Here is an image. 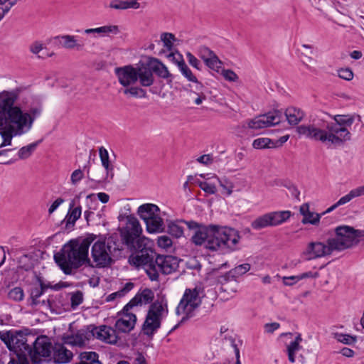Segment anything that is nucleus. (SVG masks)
<instances>
[{
    "instance_id": "nucleus-1",
    "label": "nucleus",
    "mask_w": 364,
    "mask_h": 364,
    "mask_svg": "<svg viewBox=\"0 0 364 364\" xmlns=\"http://www.w3.org/2000/svg\"><path fill=\"white\" fill-rule=\"evenodd\" d=\"M129 227H118L117 232L100 235L94 242L91 255L98 268L109 267L115 259L124 257L125 249L131 252L128 262L136 267H144L151 281H158L159 271L154 262L159 256L151 240L142 235V228L138 220L130 217Z\"/></svg>"
},
{
    "instance_id": "nucleus-2",
    "label": "nucleus",
    "mask_w": 364,
    "mask_h": 364,
    "mask_svg": "<svg viewBox=\"0 0 364 364\" xmlns=\"http://www.w3.org/2000/svg\"><path fill=\"white\" fill-rule=\"evenodd\" d=\"M189 230H194L191 241L196 245H204L210 251L232 252L236 250L240 239L239 232L235 228L210 224L205 225L193 220H181Z\"/></svg>"
},
{
    "instance_id": "nucleus-3",
    "label": "nucleus",
    "mask_w": 364,
    "mask_h": 364,
    "mask_svg": "<svg viewBox=\"0 0 364 364\" xmlns=\"http://www.w3.org/2000/svg\"><path fill=\"white\" fill-rule=\"evenodd\" d=\"M335 122H325L321 128L314 125H300L296 127L297 133L306 137L329 142L333 145H341L350 140V133L346 127H350L355 121V114H337L333 117Z\"/></svg>"
},
{
    "instance_id": "nucleus-4",
    "label": "nucleus",
    "mask_w": 364,
    "mask_h": 364,
    "mask_svg": "<svg viewBox=\"0 0 364 364\" xmlns=\"http://www.w3.org/2000/svg\"><path fill=\"white\" fill-rule=\"evenodd\" d=\"M96 238V235L87 233L81 242L77 239L70 240L58 252L54 254L55 263L65 274H71L73 269H77L84 264L93 267L88 252L90 245Z\"/></svg>"
},
{
    "instance_id": "nucleus-5",
    "label": "nucleus",
    "mask_w": 364,
    "mask_h": 364,
    "mask_svg": "<svg viewBox=\"0 0 364 364\" xmlns=\"http://www.w3.org/2000/svg\"><path fill=\"white\" fill-rule=\"evenodd\" d=\"M20 92V88L11 91H2L0 92V103L13 116V118L16 119L15 122H19L28 132L36 118L41 114L43 108L41 104H38L36 106L31 107L28 111H23L19 105H15Z\"/></svg>"
},
{
    "instance_id": "nucleus-6",
    "label": "nucleus",
    "mask_w": 364,
    "mask_h": 364,
    "mask_svg": "<svg viewBox=\"0 0 364 364\" xmlns=\"http://www.w3.org/2000/svg\"><path fill=\"white\" fill-rule=\"evenodd\" d=\"M53 346L50 339L46 335L31 337L28 342L23 346L21 351L29 358L30 364L50 363Z\"/></svg>"
},
{
    "instance_id": "nucleus-7",
    "label": "nucleus",
    "mask_w": 364,
    "mask_h": 364,
    "mask_svg": "<svg viewBox=\"0 0 364 364\" xmlns=\"http://www.w3.org/2000/svg\"><path fill=\"white\" fill-rule=\"evenodd\" d=\"M334 237L331 240L335 251H343L359 242V238L364 237V230H355L348 225H341L335 228Z\"/></svg>"
},
{
    "instance_id": "nucleus-8",
    "label": "nucleus",
    "mask_w": 364,
    "mask_h": 364,
    "mask_svg": "<svg viewBox=\"0 0 364 364\" xmlns=\"http://www.w3.org/2000/svg\"><path fill=\"white\" fill-rule=\"evenodd\" d=\"M163 302L164 299L161 301L156 300L149 306L141 328L143 333L149 337L152 336L161 327L164 312L168 314L166 301H165L164 304Z\"/></svg>"
},
{
    "instance_id": "nucleus-9",
    "label": "nucleus",
    "mask_w": 364,
    "mask_h": 364,
    "mask_svg": "<svg viewBox=\"0 0 364 364\" xmlns=\"http://www.w3.org/2000/svg\"><path fill=\"white\" fill-rule=\"evenodd\" d=\"M34 337L31 330L23 328L20 330L12 329L5 332L0 331V339L4 343L7 348L15 355L22 353V347L30 338Z\"/></svg>"
},
{
    "instance_id": "nucleus-10",
    "label": "nucleus",
    "mask_w": 364,
    "mask_h": 364,
    "mask_svg": "<svg viewBox=\"0 0 364 364\" xmlns=\"http://www.w3.org/2000/svg\"><path fill=\"white\" fill-rule=\"evenodd\" d=\"M291 215L290 210L273 211L259 216L254 220L251 226L254 230L279 225L287 221Z\"/></svg>"
},
{
    "instance_id": "nucleus-11",
    "label": "nucleus",
    "mask_w": 364,
    "mask_h": 364,
    "mask_svg": "<svg viewBox=\"0 0 364 364\" xmlns=\"http://www.w3.org/2000/svg\"><path fill=\"white\" fill-rule=\"evenodd\" d=\"M335 251L333 246L329 238L326 240V245L321 242H311L308 244L302 255L305 259L309 261L326 255H330Z\"/></svg>"
},
{
    "instance_id": "nucleus-12",
    "label": "nucleus",
    "mask_w": 364,
    "mask_h": 364,
    "mask_svg": "<svg viewBox=\"0 0 364 364\" xmlns=\"http://www.w3.org/2000/svg\"><path fill=\"white\" fill-rule=\"evenodd\" d=\"M200 304L199 290L196 287L194 289H186L176 307V314L179 316L181 312H185L186 309L194 311Z\"/></svg>"
},
{
    "instance_id": "nucleus-13",
    "label": "nucleus",
    "mask_w": 364,
    "mask_h": 364,
    "mask_svg": "<svg viewBox=\"0 0 364 364\" xmlns=\"http://www.w3.org/2000/svg\"><path fill=\"white\" fill-rule=\"evenodd\" d=\"M151 62L149 56H146L136 64L137 80L143 87H150L154 82Z\"/></svg>"
},
{
    "instance_id": "nucleus-14",
    "label": "nucleus",
    "mask_w": 364,
    "mask_h": 364,
    "mask_svg": "<svg viewBox=\"0 0 364 364\" xmlns=\"http://www.w3.org/2000/svg\"><path fill=\"white\" fill-rule=\"evenodd\" d=\"M156 268L163 274H170L178 268L180 259L173 255H159L154 260Z\"/></svg>"
},
{
    "instance_id": "nucleus-15",
    "label": "nucleus",
    "mask_w": 364,
    "mask_h": 364,
    "mask_svg": "<svg viewBox=\"0 0 364 364\" xmlns=\"http://www.w3.org/2000/svg\"><path fill=\"white\" fill-rule=\"evenodd\" d=\"M119 82L124 87L135 83L137 81L136 67L131 65L123 67H117L114 70Z\"/></svg>"
},
{
    "instance_id": "nucleus-16",
    "label": "nucleus",
    "mask_w": 364,
    "mask_h": 364,
    "mask_svg": "<svg viewBox=\"0 0 364 364\" xmlns=\"http://www.w3.org/2000/svg\"><path fill=\"white\" fill-rule=\"evenodd\" d=\"M74 206L75 200H73L70 203L69 210L65 218L61 222L62 224L65 223L64 230L68 232L73 230L75 222L80 218L82 213L80 205L75 208Z\"/></svg>"
},
{
    "instance_id": "nucleus-17",
    "label": "nucleus",
    "mask_w": 364,
    "mask_h": 364,
    "mask_svg": "<svg viewBox=\"0 0 364 364\" xmlns=\"http://www.w3.org/2000/svg\"><path fill=\"white\" fill-rule=\"evenodd\" d=\"M151 70L153 74H156L159 77L167 80V82H171L173 76L168 70V68L158 58L149 56Z\"/></svg>"
},
{
    "instance_id": "nucleus-18",
    "label": "nucleus",
    "mask_w": 364,
    "mask_h": 364,
    "mask_svg": "<svg viewBox=\"0 0 364 364\" xmlns=\"http://www.w3.org/2000/svg\"><path fill=\"white\" fill-rule=\"evenodd\" d=\"M96 338L109 344H116L118 337L113 328L102 325L98 327Z\"/></svg>"
},
{
    "instance_id": "nucleus-19",
    "label": "nucleus",
    "mask_w": 364,
    "mask_h": 364,
    "mask_svg": "<svg viewBox=\"0 0 364 364\" xmlns=\"http://www.w3.org/2000/svg\"><path fill=\"white\" fill-rule=\"evenodd\" d=\"M53 363L55 364H65L71 361L73 353L67 349L63 344L58 348H53Z\"/></svg>"
},
{
    "instance_id": "nucleus-20",
    "label": "nucleus",
    "mask_w": 364,
    "mask_h": 364,
    "mask_svg": "<svg viewBox=\"0 0 364 364\" xmlns=\"http://www.w3.org/2000/svg\"><path fill=\"white\" fill-rule=\"evenodd\" d=\"M125 317L127 318H119L115 323V328L121 333H129L133 330L137 320L134 314H130Z\"/></svg>"
},
{
    "instance_id": "nucleus-21",
    "label": "nucleus",
    "mask_w": 364,
    "mask_h": 364,
    "mask_svg": "<svg viewBox=\"0 0 364 364\" xmlns=\"http://www.w3.org/2000/svg\"><path fill=\"white\" fill-rule=\"evenodd\" d=\"M56 43L60 44L63 48L67 49L76 48L77 50H82L84 44L77 43L75 37L70 35L58 36L54 38Z\"/></svg>"
},
{
    "instance_id": "nucleus-22",
    "label": "nucleus",
    "mask_w": 364,
    "mask_h": 364,
    "mask_svg": "<svg viewBox=\"0 0 364 364\" xmlns=\"http://www.w3.org/2000/svg\"><path fill=\"white\" fill-rule=\"evenodd\" d=\"M160 212V208L153 203H145L138 208L137 213L144 222L151 219L152 217Z\"/></svg>"
},
{
    "instance_id": "nucleus-23",
    "label": "nucleus",
    "mask_w": 364,
    "mask_h": 364,
    "mask_svg": "<svg viewBox=\"0 0 364 364\" xmlns=\"http://www.w3.org/2000/svg\"><path fill=\"white\" fill-rule=\"evenodd\" d=\"M284 116L290 125H297L304 117L305 114L300 108L289 107L286 109Z\"/></svg>"
},
{
    "instance_id": "nucleus-24",
    "label": "nucleus",
    "mask_w": 364,
    "mask_h": 364,
    "mask_svg": "<svg viewBox=\"0 0 364 364\" xmlns=\"http://www.w3.org/2000/svg\"><path fill=\"white\" fill-rule=\"evenodd\" d=\"M91 159V155L89 156V160L87 163L84 166L83 169L87 170V178L91 181H94L98 184H101L104 183L108 177H106V174L104 175L102 169L100 166H97L93 168L92 171L91 175L92 177L90 176V163Z\"/></svg>"
},
{
    "instance_id": "nucleus-25",
    "label": "nucleus",
    "mask_w": 364,
    "mask_h": 364,
    "mask_svg": "<svg viewBox=\"0 0 364 364\" xmlns=\"http://www.w3.org/2000/svg\"><path fill=\"white\" fill-rule=\"evenodd\" d=\"M144 223H146V231L149 233L163 232L164 231V220L158 214Z\"/></svg>"
},
{
    "instance_id": "nucleus-26",
    "label": "nucleus",
    "mask_w": 364,
    "mask_h": 364,
    "mask_svg": "<svg viewBox=\"0 0 364 364\" xmlns=\"http://www.w3.org/2000/svg\"><path fill=\"white\" fill-rule=\"evenodd\" d=\"M99 154L102 166L105 168L106 171V177L112 178L114 176L113 166L109 163L108 151L103 146H101L99 149Z\"/></svg>"
},
{
    "instance_id": "nucleus-27",
    "label": "nucleus",
    "mask_w": 364,
    "mask_h": 364,
    "mask_svg": "<svg viewBox=\"0 0 364 364\" xmlns=\"http://www.w3.org/2000/svg\"><path fill=\"white\" fill-rule=\"evenodd\" d=\"M112 9H117V10H124L127 9H138L140 6V4L137 1V0H129V1H122V0H112L109 6Z\"/></svg>"
},
{
    "instance_id": "nucleus-28",
    "label": "nucleus",
    "mask_w": 364,
    "mask_h": 364,
    "mask_svg": "<svg viewBox=\"0 0 364 364\" xmlns=\"http://www.w3.org/2000/svg\"><path fill=\"white\" fill-rule=\"evenodd\" d=\"M262 117L266 119L268 127L274 126L281 122L283 118V112L279 109H274L267 113L262 114Z\"/></svg>"
},
{
    "instance_id": "nucleus-29",
    "label": "nucleus",
    "mask_w": 364,
    "mask_h": 364,
    "mask_svg": "<svg viewBox=\"0 0 364 364\" xmlns=\"http://www.w3.org/2000/svg\"><path fill=\"white\" fill-rule=\"evenodd\" d=\"M180 60L177 62V66L179 68L181 74L190 82H198L197 77L193 74L191 69L186 65L183 55L179 54Z\"/></svg>"
},
{
    "instance_id": "nucleus-30",
    "label": "nucleus",
    "mask_w": 364,
    "mask_h": 364,
    "mask_svg": "<svg viewBox=\"0 0 364 364\" xmlns=\"http://www.w3.org/2000/svg\"><path fill=\"white\" fill-rule=\"evenodd\" d=\"M84 33L86 34H92V33H102L107 34L112 33L113 34H118L119 33V29L118 26L115 25H108L104 26L95 28H87L84 31Z\"/></svg>"
},
{
    "instance_id": "nucleus-31",
    "label": "nucleus",
    "mask_w": 364,
    "mask_h": 364,
    "mask_svg": "<svg viewBox=\"0 0 364 364\" xmlns=\"http://www.w3.org/2000/svg\"><path fill=\"white\" fill-rule=\"evenodd\" d=\"M364 195V185L359 186L356 188L351 190L348 194L341 197L337 202L336 204L340 206L344 205L352 199L356 197H359Z\"/></svg>"
},
{
    "instance_id": "nucleus-32",
    "label": "nucleus",
    "mask_w": 364,
    "mask_h": 364,
    "mask_svg": "<svg viewBox=\"0 0 364 364\" xmlns=\"http://www.w3.org/2000/svg\"><path fill=\"white\" fill-rule=\"evenodd\" d=\"M63 340L64 343L73 346L82 348L85 346V342L79 331L75 334L64 336Z\"/></svg>"
},
{
    "instance_id": "nucleus-33",
    "label": "nucleus",
    "mask_w": 364,
    "mask_h": 364,
    "mask_svg": "<svg viewBox=\"0 0 364 364\" xmlns=\"http://www.w3.org/2000/svg\"><path fill=\"white\" fill-rule=\"evenodd\" d=\"M43 141V139H39L33 142L27 146L21 147L18 152V156L20 159H26L30 157L33 151L36 149L37 146Z\"/></svg>"
},
{
    "instance_id": "nucleus-34",
    "label": "nucleus",
    "mask_w": 364,
    "mask_h": 364,
    "mask_svg": "<svg viewBox=\"0 0 364 364\" xmlns=\"http://www.w3.org/2000/svg\"><path fill=\"white\" fill-rule=\"evenodd\" d=\"M300 213L304 216L301 223L303 224H311V225H317L319 223L321 215L320 214H316L315 217L313 218V220H309V218L306 217V215L310 214L309 210V206L307 203L303 204L300 207Z\"/></svg>"
},
{
    "instance_id": "nucleus-35",
    "label": "nucleus",
    "mask_w": 364,
    "mask_h": 364,
    "mask_svg": "<svg viewBox=\"0 0 364 364\" xmlns=\"http://www.w3.org/2000/svg\"><path fill=\"white\" fill-rule=\"evenodd\" d=\"M43 289H40L38 287H32L29 289L30 296L28 301H31L30 305L36 306L40 304L41 301L38 299L43 294Z\"/></svg>"
},
{
    "instance_id": "nucleus-36",
    "label": "nucleus",
    "mask_w": 364,
    "mask_h": 364,
    "mask_svg": "<svg viewBox=\"0 0 364 364\" xmlns=\"http://www.w3.org/2000/svg\"><path fill=\"white\" fill-rule=\"evenodd\" d=\"M98 327L95 326L93 324L87 325L84 326V328L78 330L81 333L84 341H90L92 338H96L97 331Z\"/></svg>"
},
{
    "instance_id": "nucleus-37",
    "label": "nucleus",
    "mask_w": 364,
    "mask_h": 364,
    "mask_svg": "<svg viewBox=\"0 0 364 364\" xmlns=\"http://www.w3.org/2000/svg\"><path fill=\"white\" fill-rule=\"evenodd\" d=\"M247 124V127L252 129H259L268 127V124L266 122V119L262 117V114L249 120Z\"/></svg>"
},
{
    "instance_id": "nucleus-38",
    "label": "nucleus",
    "mask_w": 364,
    "mask_h": 364,
    "mask_svg": "<svg viewBox=\"0 0 364 364\" xmlns=\"http://www.w3.org/2000/svg\"><path fill=\"white\" fill-rule=\"evenodd\" d=\"M333 338H336L338 342H341L346 345H352L357 341L356 336H350L349 334H345L342 333H333Z\"/></svg>"
},
{
    "instance_id": "nucleus-39",
    "label": "nucleus",
    "mask_w": 364,
    "mask_h": 364,
    "mask_svg": "<svg viewBox=\"0 0 364 364\" xmlns=\"http://www.w3.org/2000/svg\"><path fill=\"white\" fill-rule=\"evenodd\" d=\"M167 232L176 238H179L183 235V228L178 225L176 222L169 221Z\"/></svg>"
},
{
    "instance_id": "nucleus-40",
    "label": "nucleus",
    "mask_w": 364,
    "mask_h": 364,
    "mask_svg": "<svg viewBox=\"0 0 364 364\" xmlns=\"http://www.w3.org/2000/svg\"><path fill=\"white\" fill-rule=\"evenodd\" d=\"M237 277L232 269L226 272L224 275L220 276L218 279V282L222 284L220 290L227 291L228 287H225V284L230 280H236Z\"/></svg>"
},
{
    "instance_id": "nucleus-41",
    "label": "nucleus",
    "mask_w": 364,
    "mask_h": 364,
    "mask_svg": "<svg viewBox=\"0 0 364 364\" xmlns=\"http://www.w3.org/2000/svg\"><path fill=\"white\" fill-rule=\"evenodd\" d=\"M272 139L269 138H258L253 141L252 146L257 149H271Z\"/></svg>"
},
{
    "instance_id": "nucleus-42",
    "label": "nucleus",
    "mask_w": 364,
    "mask_h": 364,
    "mask_svg": "<svg viewBox=\"0 0 364 364\" xmlns=\"http://www.w3.org/2000/svg\"><path fill=\"white\" fill-rule=\"evenodd\" d=\"M161 41L167 50H171L173 47V42L176 41L175 36L171 33H163L161 35Z\"/></svg>"
},
{
    "instance_id": "nucleus-43",
    "label": "nucleus",
    "mask_w": 364,
    "mask_h": 364,
    "mask_svg": "<svg viewBox=\"0 0 364 364\" xmlns=\"http://www.w3.org/2000/svg\"><path fill=\"white\" fill-rule=\"evenodd\" d=\"M9 299L15 301H21L24 298V292L21 287H16L11 289L8 293Z\"/></svg>"
},
{
    "instance_id": "nucleus-44",
    "label": "nucleus",
    "mask_w": 364,
    "mask_h": 364,
    "mask_svg": "<svg viewBox=\"0 0 364 364\" xmlns=\"http://www.w3.org/2000/svg\"><path fill=\"white\" fill-rule=\"evenodd\" d=\"M139 295L141 299V304L144 303L145 304L153 303V300L154 299V293L149 288L144 289L141 293H137Z\"/></svg>"
},
{
    "instance_id": "nucleus-45",
    "label": "nucleus",
    "mask_w": 364,
    "mask_h": 364,
    "mask_svg": "<svg viewBox=\"0 0 364 364\" xmlns=\"http://www.w3.org/2000/svg\"><path fill=\"white\" fill-rule=\"evenodd\" d=\"M301 346L299 343L291 341L287 346V354L289 362L294 363L296 360L295 354Z\"/></svg>"
},
{
    "instance_id": "nucleus-46",
    "label": "nucleus",
    "mask_w": 364,
    "mask_h": 364,
    "mask_svg": "<svg viewBox=\"0 0 364 364\" xmlns=\"http://www.w3.org/2000/svg\"><path fill=\"white\" fill-rule=\"evenodd\" d=\"M196 183L202 189L204 192L208 194H214L215 193L217 189L214 184L208 183L206 181H201L200 180H196Z\"/></svg>"
},
{
    "instance_id": "nucleus-47",
    "label": "nucleus",
    "mask_w": 364,
    "mask_h": 364,
    "mask_svg": "<svg viewBox=\"0 0 364 364\" xmlns=\"http://www.w3.org/2000/svg\"><path fill=\"white\" fill-rule=\"evenodd\" d=\"M71 308L75 309L80 304L83 302V294L81 291L77 290L71 294L70 298Z\"/></svg>"
},
{
    "instance_id": "nucleus-48",
    "label": "nucleus",
    "mask_w": 364,
    "mask_h": 364,
    "mask_svg": "<svg viewBox=\"0 0 364 364\" xmlns=\"http://www.w3.org/2000/svg\"><path fill=\"white\" fill-rule=\"evenodd\" d=\"M204 63L208 68L217 72H218V68H220V65L222 64L221 60L216 55L209 59H205Z\"/></svg>"
},
{
    "instance_id": "nucleus-49",
    "label": "nucleus",
    "mask_w": 364,
    "mask_h": 364,
    "mask_svg": "<svg viewBox=\"0 0 364 364\" xmlns=\"http://www.w3.org/2000/svg\"><path fill=\"white\" fill-rule=\"evenodd\" d=\"M199 57L205 62V59H209L216 55L212 50L205 46H200L198 48Z\"/></svg>"
},
{
    "instance_id": "nucleus-50",
    "label": "nucleus",
    "mask_w": 364,
    "mask_h": 364,
    "mask_svg": "<svg viewBox=\"0 0 364 364\" xmlns=\"http://www.w3.org/2000/svg\"><path fill=\"white\" fill-rule=\"evenodd\" d=\"M338 77L345 80L350 81L353 78V73L349 68H341L338 70Z\"/></svg>"
},
{
    "instance_id": "nucleus-51",
    "label": "nucleus",
    "mask_w": 364,
    "mask_h": 364,
    "mask_svg": "<svg viewBox=\"0 0 364 364\" xmlns=\"http://www.w3.org/2000/svg\"><path fill=\"white\" fill-rule=\"evenodd\" d=\"M157 244L159 247L164 249H166L171 247L173 242L171 239L168 236L162 235L158 237Z\"/></svg>"
},
{
    "instance_id": "nucleus-52",
    "label": "nucleus",
    "mask_w": 364,
    "mask_h": 364,
    "mask_svg": "<svg viewBox=\"0 0 364 364\" xmlns=\"http://www.w3.org/2000/svg\"><path fill=\"white\" fill-rule=\"evenodd\" d=\"M186 57L189 64L198 70H201L203 65L199 60H198L191 53L188 52Z\"/></svg>"
},
{
    "instance_id": "nucleus-53",
    "label": "nucleus",
    "mask_w": 364,
    "mask_h": 364,
    "mask_svg": "<svg viewBox=\"0 0 364 364\" xmlns=\"http://www.w3.org/2000/svg\"><path fill=\"white\" fill-rule=\"evenodd\" d=\"M16 355L17 360L14 358H11L8 364H30V361L26 357V355H24L23 353H19Z\"/></svg>"
},
{
    "instance_id": "nucleus-54",
    "label": "nucleus",
    "mask_w": 364,
    "mask_h": 364,
    "mask_svg": "<svg viewBox=\"0 0 364 364\" xmlns=\"http://www.w3.org/2000/svg\"><path fill=\"white\" fill-rule=\"evenodd\" d=\"M232 269L235 274H236L237 277H239L245 274L250 269V264L248 263H245L235 267Z\"/></svg>"
},
{
    "instance_id": "nucleus-55",
    "label": "nucleus",
    "mask_w": 364,
    "mask_h": 364,
    "mask_svg": "<svg viewBox=\"0 0 364 364\" xmlns=\"http://www.w3.org/2000/svg\"><path fill=\"white\" fill-rule=\"evenodd\" d=\"M222 74L224 78L230 82H235L238 79L237 74L230 69H223Z\"/></svg>"
},
{
    "instance_id": "nucleus-56",
    "label": "nucleus",
    "mask_w": 364,
    "mask_h": 364,
    "mask_svg": "<svg viewBox=\"0 0 364 364\" xmlns=\"http://www.w3.org/2000/svg\"><path fill=\"white\" fill-rule=\"evenodd\" d=\"M83 172L80 168L75 170L71 174V182L73 184H76L77 182L81 181L83 178Z\"/></svg>"
},
{
    "instance_id": "nucleus-57",
    "label": "nucleus",
    "mask_w": 364,
    "mask_h": 364,
    "mask_svg": "<svg viewBox=\"0 0 364 364\" xmlns=\"http://www.w3.org/2000/svg\"><path fill=\"white\" fill-rule=\"evenodd\" d=\"M283 283L286 286H292L301 280L300 275L284 277Z\"/></svg>"
},
{
    "instance_id": "nucleus-58",
    "label": "nucleus",
    "mask_w": 364,
    "mask_h": 364,
    "mask_svg": "<svg viewBox=\"0 0 364 364\" xmlns=\"http://www.w3.org/2000/svg\"><path fill=\"white\" fill-rule=\"evenodd\" d=\"M40 304L42 306L47 305L51 311H55V308L56 307V305L55 304V300L53 296H49L46 300L41 301Z\"/></svg>"
},
{
    "instance_id": "nucleus-59",
    "label": "nucleus",
    "mask_w": 364,
    "mask_h": 364,
    "mask_svg": "<svg viewBox=\"0 0 364 364\" xmlns=\"http://www.w3.org/2000/svg\"><path fill=\"white\" fill-rule=\"evenodd\" d=\"M289 139V135L287 134L284 136H281L277 140H272V146L273 148H278L282 146L284 143L287 141V140Z\"/></svg>"
},
{
    "instance_id": "nucleus-60",
    "label": "nucleus",
    "mask_w": 364,
    "mask_h": 364,
    "mask_svg": "<svg viewBox=\"0 0 364 364\" xmlns=\"http://www.w3.org/2000/svg\"><path fill=\"white\" fill-rule=\"evenodd\" d=\"M219 182L220 186L223 187V189L226 191V195L230 196L232 192L233 186L232 185V183H228L226 180H220Z\"/></svg>"
},
{
    "instance_id": "nucleus-61",
    "label": "nucleus",
    "mask_w": 364,
    "mask_h": 364,
    "mask_svg": "<svg viewBox=\"0 0 364 364\" xmlns=\"http://www.w3.org/2000/svg\"><path fill=\"white\" fill-rule=\"evenodd\" d=\"M29 50L32 53L37 55L43 50V44L36 41L30 46Z\"/></svg>"
},
{
    "instance_id": "nucleus-62",
    "label": "nucleus",
    "mask_w": 364,
    "mask_h": 364,
    "mask_svg": "<svg viewBox=\"0 0 364 364\" xmlns=\"http://www.w3.org/2000/svg\"><path fill=\"white\" fill-rule=\"evenodd\" d=\"M280 324L277 322L269 323L264 325V329L267 333H272L274 331L277 330Z\"/></svg>"
},
{
    "instance_id": "nucleus-63",
    "label": "nucleus",
    "mask_w": 364,
    "mask_h": 364,
    "mask_svg": "<svg viewBox=\"0 0 364 364\" xmlns=\"http://www.w3.org/2000/svg\"><path fill=\"white\" fill-rule=\"evenodd\" d=\"M197 161L203 164L208 165L213 161V158L210 154H204L200 156H199L197 159Z\"/></svg>"
},
{
    "instance_id": "nucleus-64",
    "label": "nucleus",
    "mask_w": 364,
    "mask_h": 364,
    "mask_svg": "<svg viewBox=\"0 0 364 364\" xmlns=\"http://www.w3.org/2000/svg\"><path fill=\"white\" fill-rule=\"evenodd\" d=\"M63 202L64 199H63L62 198H57L50 206L48 209L49 214L53 213Z\"/></svg>"
}]
</instances>
